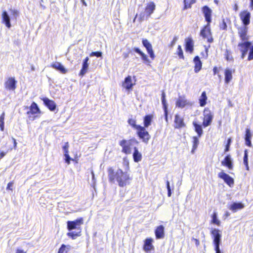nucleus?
Wrapping results in <instances>:
<instances>
[{
    "instance_id": "obj_1",
    "label": "nucleus",
    "mask_w": 253,
    "mask_h": 253,
    "mask_svg": "<svg viewBox=\"0 0 253 253\" xmlns=\"http://www.w3.org/2000/svg\"><path fill=\"white\" fill-rule=\"evenodd\" d=\"M109 181L112 183L117 182L119 186L124 187L129 185L131 178L129 175L126 172H124L121 169H118L116 171L110 167L108 169Z\"/></svg>"
},
{
    "instance_id": "obj_2",
    "label": "nucleus",
    "mask_w": 253,
    "mask_h": 253,
    "mask_svg": "<svg viewBox=\"0 0 253 253\" xmlns=\"http://www.w3.org/2000/svg\"><path fill=\"white\" fill-rule=\"evenodd\" d=\"M202 11L207 24L201 31L200 35L203 38H207L208 35L211 36V31L210 28V23L211 22V9L208 6L205 5L202 8Z\"/></svg>"
},
{
    "instance_id": "obj_3",
    "label": "nucleus",
    "mask_w": 253,
    "mask_h": 253,
    "mask_svg": "<svg viewBox=\"0 0 253 253\" xmlns=\"http://www.w3.org/2000/svg\"><path fill=\"white\" fill-rule=\"evenodd\" d=\"M84 223V220L82 217L77 219L74 221H68L67 222V229L71 231L73 229H76L77 231L81 230V225Z\"/></svg>"
},
{
    "instance_id": "obj_4",
    "label": "nucleus",
    "mask_w": 253,
    "mask_h": 253,
    "mask_svg": "<svg viewBox=\"0 0 253 253\" xmlns=\"http://www.w3.org/2000/svg\"><path fill=\"white\" fill-rule=\"evenodd\" d=\"M137 134L142 139V141L146 144L148 143L151 137L148 132L146 130L145 128L142 126H140L137 129Z\"/></svg>"
},
{
    "instance_id": "obj_5",
    "label": "nucleus",
    "mask_w": 253,
    "mask_h": 253,
    "mask_svg": "<svg viewBox=\"0 0 253 253\" xmlns=\"http://www.w3.org/2000/svg\"><path fill=\"white\" fill-rule=\"evenodd\" d=\"M251 45V42L249 41H245L238 43V47L242 53L241 58L244 59L248 52L250 47Z\"/></svg>"
},
{
    "instance_id": "obj_6",
    "label": "nucleus",
    "mask_w": 253,
    "mask_h": 253,
    "mask_svg": "<svg viewBox=\"0 0 253 253\" xmlns=\"http://www.w3.org/2000/svg\"><path fill=\"white\" fill-rule=\"evenodd\" d=\"M211 234L212 235L213 245L221 244V233L219 230L216 228H212Z\"/></svg>"
},
{
    "instance_id": "obj_7",
    "label": "nucleus",
    "mask_w": 253,
    "mask_h": 253,
    "mask_svg": "<svg viewBox=\"0 0 253 253\" xmlns=\"http://www.w3.org/2000/svg\"><path fill=\"white\" fill-rule=\"evenodd\" d=\"M218 177L220 178L221 179H223L224 181L230 187H232L234 183V179L231 177L230 175H229L228 174L225 173L223 171L219 172L218 174Z\"/></svg>"
},
{
    "instance_id": "obj_8",
    "label": "nucleus",
    "mask_w": 253,
    "mask_h": 253,
    "mask_svg": "<svg viewBox=\"0 0 253 253\" xmlns=\"http://www.w3.org/2000/svg\"><path fill=\"white\" fill-rule=\"evenodd\" d=\"M17 81L14 77H9L5 82L4 85L7 90L14 91L16 88Z\"/></svg>"
},
{
    "instance_id": "obj_9",
    "label": "nucleus",
    "mask_w": 253,
    "mask_h": 253,
    "mask_svg": "<svg viewBox=\"0 0 253 253\" xmlns=\"http://www.w3.org/2000/svg\"><path fill=\"white\" fill-rule=\"evenodd\" d=\"M204 118L203 123V126L206 127L210 126L212 121L213 116L211 114L210 111L205 109L204 111Z\"/></svg>"
},
{
    "instance_id": "obj_10",
    "label": "nucleus",
    "mask_w": 253,
    "mask_h": 253,
    "mask_svg": "<svg viewBox=\"0 0 253 253\" xmlns=\"http://www.w3.org/2000/svg\"><path fill=\"white\" fill-rule=\"evenodd\" d=\"M132 140L126 141V140H122L119 143L120 145L122 147V152L126 154L131 153V149L130 146Z\"/></svg>"
},
{
    "instance_id": "obj_11",
    "label": "nucleus",
    "mask_w": 253,
    "mask_h": 253,
    "mask_svg": "<svg viewBox=\"0 0 253 253\" xmlns=\"http://www.w3.org/2000/svg\"><path fill=\"white\" fill-rule=\"evenodd\" d=\"M240 18L244 26H247L250 23L251 13L247 10H244L240 13Z\"/></svg>"
},
{
    "instance_id": "obj_12",
    "label": "nucleus",
    "mask_w": 253,
    "mask_h": 253,
    "mask_svg": "<svg viewBox=\"0 0 253 253\" xmlns=\"http://www.w3.org/2000/svg\"><path fill=\"white\" fill-rule=\"evenodd\" d=\"M248 27L246 26H242L238 28V33L242 42L248 41L249 36H247Z\"/></svg>"
},
{
    "instance_id": "obj_13",
    "label": "nucleus",
    "mask_w": 253,
    "mask_h": 253,
    "mask_svg": "<svg viewBox=\"0 0 253 253\" xmlns=\"http://www.w3.org/2000/svg\"><path fill=\"white\" fill-rule=\"evenodd\" d=\"M135 84V83H132V82L131 77L130 76H128L125 79V80L123 83L122 86L127 90L129 91L132 90V87Z\"/></svg>"
},
{
    "instance_id": "obj_14",
    "label": "nucleus",
    "mask_w": 253,
    "mask_h": 253,
    "mask_svg": "<svg viewBox=\"0 0 253 253\" xmlns=\"http://www.w3.org/2000/svg\"><path fill=\"white\" fill-rule=\"evenodd\" d=\"M186 105H191V103L186 99L185 96H179L176 102V106L178 108H183Z\"/></svg>"
},
{
    "instance_id": "obj_15",
    "label": "nucleus",
    "mask_w": 253,
    "mask_h": 253,
    "mask_svg": "<svg viewBox=\"0 0 253 253\" xmlns=\"http://www.w3.org/2000/svg\"><path fill=\"white\" fill-rule=\"evenodd\" d=\"M44 104L51 111H54L56 108V104L54 101L48 98L45 97L42 99Z\"/></svg>"
},
{
    "instance_id": "obj_16",
    "label": "nucleus",
    "mask_w": 253,
    "mask_h": 253,
    "mask_svg": "<svg viewBox=\"0 0 253 253\" xmlns=\"http://www.w3.org/2000/svg\"><path fill=\"white\" fill-rule=\"evenodd\" d=\"M89 58L86 57L83 61L82 63V67L80 72L79 76L83 77L84 76L87 72L89 66Z\"/></svg>"
},
{
    "instance_id": "obj_17",
    "label": "nucleus",
    "mask_w": 253,
    "mask_h": 253,
    "mask_svg": "<svg viewBox=\"0 0 253 253\" xmlns=\"http://www.w3.org/2000/svg\"><path fill=\"white\" fill-rule=\"evenodd\" d=\"M165 227L163 225L158 226L155 231V234L157 239H161L164 238L165 236Z\"/></svg>"
},
{
    "instance_id": "obj_18",
    "label": "nucleus",
    "mask_w": 253,
    "mask_h": 253,
    "mask_svg": "<svg viewBox=\"0 0 253 253\" xmlns=\"http://www.w3.org/2000/svg\"><path fill=\"white\" fill-rule=\"evenodd\" d=\"M222 165L227 167L229 169H232L233 167V160L230 155H227L221 162Z\"/></svg>"
},
{
    "instance_id": "obj_19",
    "label": "nucleus",
    "mask_w": 253,
    "mask_h": 253,
    "mask_svg": "<svg viewBox=\"0 0 253 253\" xmlns=\"http://www.w3.org/2000/svg\"><path fill=\"white\" fill-rule=\"evenodd\" d=\"M153 240L152 238H147L144 241L143 246V250L146 252H148L151 250L154 249V246L152 245Z\"/></svg>"
},
{
    "instance_id": "obj_20",
    "label": "nucleus",
    "mask_w": 253,
    "mask_h": 253,
    "mask_svg": "<svg viewBox=\"0 0 253 253\" xmlns=\"http://www.w3.org/2000/svg\"><path fill=\"white\" fill-rule=\"evenodd\" d=\"M174 123L176 124L175 128H180L185 126V124L184 123L183 119L181 118L178 114L175 115Z\"/></svg>"
},
{
    "instance_id": "obj_21",
    "label": "nucleus",
    "mask_w": 253,
    "mask_h": 253,
    "mask_svg": "<svg viewBox=\"0 0 253 253\" xmlns=\"http://www.w3.org/2000/svg\"><path fill=\"white\" fill-rule=\"evenodd\" d=\"M194 47L193 41L191 38H188L185 39V49L190 53L193 52Z\"/></svg>"
},
{
    "instance_id": "obj_22",
    "label": "nucleus",
    "mask_w": 253,
    "mask_h": 253,
    "mask_svg": "<svg viewBox=\"0 0 253 253\" xmlns=\"http://www.w3.org/2000/svg\"><path fill=\"white\" fill-rule=\"evenodd\" d=\"M2 22L8 28H10L11 26L10 23V19L8 13L6 11H4L2 13Z\"/></svg>"
},
{
    "instance_id": "obj_23",
    "label": "nucleus",
    "mask_w": 253,
    "mask_h": 253,
    "mask_svg": "<svg viewBox=\"0 0 253 253\" xmlns=\"http://www.w3.org/2000/svg\"><path fill=\"white\" fill-rule=\"evenodd\" d=\"M134 51L136 53L139 54L141 56L142 59L143 60V61H144V62L145 64H146L147 65H150L151 61L148 59L147 55L144 53H143L142 51H141V50L139 48L135 47L134 48Z\"/></svg>"
},
{
    "instance_id": "obj_24",
    "label": "nucleus",
    "mask_w": 253,
    "mask_h": 253,
    "mask_svg": "<svg viewBox=\"0 0 253 253\" xmlns=\"http://www.w3.org/2000/svg\"><path fill=\"white\" fill-rule=\"evenodd\" d=\"M244 208V205L241 202H234L229 207V209L233 212H236L239 210H241Z\"/></svg>"
},
{
    "instance_id": "obj_25",
    "label": "nucleus",
    "mask_w": 253,
    "mask_h": 253,
    "mask_svg": "<svg viewBox=\"0 0 253 253\" xmlns=\"http://www.w3.org/2000/svg\"><path fill=\"white\" fill-rule=\"evenodd\" d=\"M51 67L62 74H65L67 72V70L59 62L52 64Z\"/></svg>"
},
{
    "instance_id": "obj_26",
    "label": "nucleus",
    "mask_w": 253,
    "mask_h": 253,
    "mask_svg": "<svg viewBox=\"0 0 253 253\" xmlns=\"http://www.w3.org/2000/svg\"><path fill=\"white\" fill-rule=\"evenodd\" d=\"M193 61L195 64L194 71L195 73H198L202 68V62L198 56H196L194 57Z\"/></svg>"
},
{
    "instance_id": "obj_27",
    "label": "nucleus",
    "mask_w": 253,
    "mask_h": 253,
    "mask_svg": "<svg viewBox=\"0 0 253 253\" xmlns=\"http://www.w3.org/2000/svg\"><path fill=\"white\" fill-rule=\"evenodd\" d=\"M252 137V134L249 128L246 129V134L245 137L246 145L249 147L252 146L251 138Z\"/></svg>"
},
{
    "instance_id": "obj_28",
    "label": "nucleus",
    "mask_w": 253,
    "mask_h": 253,
    "mask_svg": "<svg viewBox=\"0 0 253 253\" xmlns=\"http://www.w3.org/2000/svg\"><path fill=\"white\" fill-rule=\"evenodd\" d=\"M225 83L229 84L232 79V71L229 68L225 69L224 72Z\"/></svg>"
},
{
    "instance_id": "obj_29",
    "label": "nucleus",
    "mask_w": 253,
    "mask_h": 253,
    "mask_svg": "<svg viewBox=\"0 0 253 253\" xmlns=\"http://www.w3.org/2000/svg\"><path fill=\"white\" fill-rule=\"evenodd\" d=\"M155 4L154 2H150L145 8V12L148 16H150L154 12L155 9Z\"/></svg>"
},
{
    "instance_id": "obj_30",
    "label": "nucleus",
    "mask_w": 253,
    "mask_h": 253,
    "mask_svg": "<svg viewBox=\"0 0 253 253\" xmlns=\"http://www.w3.org/2000/svg\"><path fill=\"white\" fill-rule=\"evenodd\" d=\"M133 158L135 162H139L142 159V155L139 152L138 149L135 147L134 148V152L133 153Z\"/></svg>"
},
{
    "instance_id": "obj_31",
    "label": "nucleus",
    "mask_w": 253,
    "mask_h": 253,
    "mask_svg": "<svg viewBox=\"0 0 253 253\" xmlns=\"http://www.w3.org/2000/svg\"><path fill=\"white\" fill-rule=\"evenodd\" d=\"M38 113H40V110L39 108L37 103L35 102H33L30 106V111H28L27 114H29L31 113L32 114H36Z\"/></svg>"
},
{
    "instance_id": "obj_32",
    "label": "nucleus",
    "mask_w": 253,
    "mask_h": 253,
    "mask_svg": "<svg viewBox=\"0 0 253 253\" xmlns=\"http://www.w3.org/2000/svg\"><path fill=\"white\" fill-rule=\"evenodd\" d=\"M193 125L195 127V131L197 133L198 136L199 137H201L203 133L202 126L198 124L196 121L193 122Z\"/></svg>"
},
{
    "instance_id": "obj_33",
    "label": "nucleus",
    "mask_w": 253,
    "mask_h": 253,
    "mask_svg": "<svg viewBox=\"0 0 253 253\" xmlns=\"http://www.w3.org/2000/svg\"><path fill=\"white\" fill-rule=\"evenodd\" d=\"M207 99L206 91H203L199 99L200 106L204 107L206 105Z\"/></svg>"
},
{
    "instance_id": "obj_34",
    "label": "nucleus",
    "mask_w": 253,
    "mask_h": 253,
    "mask_svg": "<svg viewBox=\"0 0 253 253\" xmlns=\"http://www.w3.org/2000/svg\"><path fill=\"white\" fill-rule=\"evenodd\" d=\"M152 115H148L144 117V126L145 127H148L149 126L151 125V122L152 121Z\"/></svg>"
},
{
    "instance_id": "obj_35",
    "label": "nucleus",
    "mask_w": 253,
    "mask_h": 253,
    "mask_svg": "<svg viewBox=\"0 0 253 253\" xmlns=\"http://www.w3.org/2000/svg\"><path fill=\"white\" fill-rule=\"evenodd\" d=\"M81 230H80L78 231L77 232H76V231L69 232L67 233V235L68 237L71 238L72 239H75L78 237H80L81 235Z\"/></svg>"
},
{
    "instance_id": "obj_36",
    "label": "nucleus",
    "mask_w": 253,
    "mask_h": 253,
    "mask_svg": "<svg viewBox=\"0 0 253 253\" xmlns=\"http://www.w3.org/2000/svg\"><path fill=\"white\" fill-rule=\"evenodd\" d=\"M193 147L191 150L192 154H194L195 153V151L197 149L199 144V141L197 136H193Z\"/></svg>"
},
{
    "instance_id": "obj_37",
    "label": "nucleus",
    "mask_w": 253,
    "mask_h": 253,
    "mask_svg": "<svg viewBox=\"0 0 253 253\" xmlns=\"http://www.w3.org/2000/svg\"><path fill=\"white\" fill-rule=\"evenodd\" d=\"M70 248L71 246L70 245L62 244L59 248L58 253H67Z\"/></svg>"
},
{
    "instance_id": "obj_38",
    "label": "nucleus",
    "mask_w": 253,
    "mask_h": 253,
    "mask_svg": "<svg viewBox=\"0 0 253 253\" xmlns=\"http://www.w3.org/2000/svg\"><path fill=\"white\" fill-rule=\"evenodd\" d=\"M161 99H162V103L163 105V109L164 110L168 109V105L167 103V101H166V94H165V92H164V91H162Z\"/></svg>"
},
{
    "instance_id": "obj_39",
    "label": "nucleus",
    "mask_w": 253,
    "mask_h": 253,
    "mask_svg": "<svg viewBox=\"0 0 253 253\" xmlns=\"http://www.w3.org/2000/svg\"><path fill=\"white\" fill-rule=\"evenodd\" d=\"M4 112H3L0 116V129L2 131L4 130Z\"/></svg>"
},
{
    "instance_id": "obj_40",
    "label": "nucleus",
    "mask_w": 253,
    "mask_h": 253,
    "mask_svg": "<svg viewBox=\"0 0 253 253\" xmlns=\"http://www.w3.org/2000/svg\"><path fill=\"white\" fill-rule=\"evenodd\" d=\"M128 123L129 125H130L131 126H132V127L133 128H134V129H137L139 128V127L141 126L140 125H137L136 124V121L133 120V119H128Z\"/></svg>"
},
{
    "instance_id": "obj_41",
    "label": "nucleus",
    "mask_w": 253,
    "mask_h": 253,
    "mask_svg": "<svg viewBox=\"0 0 253 253\" xmlns=\"http://www.w3.org/2000/svg\"><path fill=\"white\" fill-rule=\"evenodd\" d=\"M212 223L216 224L218 226L220 225V222L217 219V214L215 212H214L212 215Z\"/></svg>"
},
{
    "instance_id": "obj_42",
    "label": "nucleus",
    "mask_w": 253,
    "mask_h": 253,
    "mask_svg": "<svg viewBox=\"0 0 253 253\" xmlns=\"http://www.w3.org/2000/svg\"><path fill=\"white\" fill-rule=\"evenodd\" d=\"M142 44L146 49L152 47L151 44L147 39H144L142 40Z\"/></svg>"
},
{
    "instance_id": "obj_43",
    "label": "nucleus",
    "mask_w": 253,
    "mask_h": 253,
    "mask_svg": "<svg viewBox=\"0 0 253 253\" xmlns=\"http://www.w3.org/2000/svg\"><path fill=\"white\" fill-rule=\"evenodd\" d=\"M177 54L180 58L183 59H184L183 50L182 49L181 46L179 45L178 46L177 48Z\"/></svg>"
},
{
    "instance_id": "obj_44",
    "label": "nucleus",
    "mask_w": 253,
    "mask_h": 253,
    "mask_svg": "<svg viewBox=\"0 0 253 253\" xmlns=\"http://www.w3.org/2000/svg\"><path fill=\"white\" fill-rule=\"evenodd\" d=\"M250 51L249 53L248 60L249 61L252 60L253 59V45L251 44V47H250Z\"/></svg>"
},
{
    "instance_id": "obj_45",
    "label": "nucleus",
    "mask_w": 253,
    "mask_h": 253,
    "mask_svg": "<svg viewBox=\"0 0 253 253\" xmlns=\"http://www.w3.org/2000/svg\"><path fill=\"white\" fill-rule=\"evenodd\" d=\"M148 53L149 54L150 58L153 60L155 58V55L154 54L152 46L146 49Z\"/></svg>"
},
{
    "instance_id": "obj_46",
    "label": "nucleus",
    "mask_w": 253,
    "mask_h": 253,
    "mask_svg": "<svg viewBox=\"0 0 253 253\" xmlns=\"http://www.w3.org/2000/svg\"><path fill=\"white\" fill-rule=\"evenodd\" d=\"M102 53L101 51H95V52H92L89 56L90 57L92 56H96L97 57H102Z\"/></svg>"
},
{
    "instance_id": "obj_47",
    "label": "nucleus",
    "mask_w": 253,
    "mask_h": 253,
    "mask_svg": "<svg viewBox=\"0 0 253 253\" xmlns=\"http://www.w3.org/2000/svg\"><path fill=\"white\" fill-rule=\"evenodd\" d=\"M243 163H248V152L247 149L244 151V155L243 158Z\"/></svg>"
},
{
    "instance_id": "obj_48",
    "label": "nucleus",
    "mask_w": 253,
    "mask_h": 253,
    "mask_svg": "<svg viewBox=\"0 0 253 253\" xmlns=\"http://www.w3.org/2000/svg\"><path fill=\"white\" fill-rule=\"evenodd\" d=\"M231 141H232L231 138H229L227 140V143L225 146V148L224 150L225 152H227L229 151V148H230V146Z\"/></svg>"
},
{
    "instance_id": "obj_49",
    "label": "nucleus",
    "mask_w": 253,
    "mask_h": 253,
    "mask_svg": "<svg viewBox=\"0 0 253 253\" xmlns=\"http://www.w3.org/2000/svg\"><path fill=\"white\" fill-rule=\"evenodd\" d=\"M221 244H215L214 245V249L215 251V253H223L220 249V246Z\"/></svg>"
},
{
    "instance_id": "obj_50",
    "label": "nucleus",
    "mask_w": 253,
    "mask_h": 253,
    "mask_svg": "<svg viewBox=\"0 0 253 253\" xmlns=\"http://www.w3.org/2000/svg\"><path fill=\"white\" fill-rule=\"evenodd\" d=\"M167 184V188L168 190V197H170L171 195V189L170 187L169 182L167 180L166 181Z\"/></svg>"
},
{
    "instance_id": "obj_51",
    "label": "nucleus",
    "mask_w": 253,
    "mask_h": 253,
    "mask_svg": "<svg viewBox=\"0 0 253 253\" xmlns=\"http://www.w3.org/2000/svg\"><path fill=\"white\" fill-rule=\"evenodd\" d=\"M8 152V150L6 151L1 150L0 149V160H1L2 158H3L7 153Z\"/></svg>"
},
{
    "instance_id": "obj_52",
    "label": "nucleus",
    "mask_w": 253,
    "mask_h": 253,
    "mask_svg": "<svg viewBox=\"0 0 253 253\" xmlns=\"http://www.w3.org/2000/svg\"><path fill=\"white\" fill-rule=\"evenodd\" d=\"M220 28L222 30H226L227 25L224 19H223L222 23L220 24Z\"/></svg>"
},
{
    "instance_id": "obj_53",
    "label": "nucleus",
    "mask_w": 253,
    "mask_h": 253,
    "mask_svg": "<svg viewBox=\"0 0 253 253\" xmlns=\"http://www.w3.org/2000/svg\"><path fill=\"white\" fill-rule=\"evenodd\" d=\"M164 111V116H165V119L166 120V122L167 124H169L168 122V109H165Z\"/></svg>"
},
{
    "instance_id": "obj_54",
    "label": "nucleus",
    "mask_w": 253,
    "mask_h": 253,
    "mask_svg": "<svg viewBox=\"0 0 253 253\" xmlns=\"http://www.w3.org/2000/svg\"><path fill=\"white\" fill-rule=\"evenodd\" d=\"M64 156L65 157V162L66 163H68V164H70V157L68 153H65Z\"/></svg>"
},
{
    "instance_id": "obj_55",
    "label": "nucleus",
    "mask_w": 253,
    "mask_h": 253,
    "mask_svg": "<svg viewBox=\"0 0 253 253\" xmlns=\"http://www.w3.org/2000/svg\"><path fill=\"white\" fill-rule=\"evenodd\" d=\"M69 145L68 142L66 143L65 145L63 147V149L65 153H68Z\"/></svg>"
},
{
    "instance_id": "obj_56",
    "label": "nucleus",
    "mask_w": 253,
    "mask_h": 253,
    "mask_svg": "<svg viewBox=\"0 0 253 253\" xmlns=\"http://www.w3.org/2000/svg\"><path fill=\"white\" fill-rule=\"evenodd\" d=\"M227 54L226 55V59L227 61L232 60H233V58L232 56H230L229 55V52L228 50L226 51Z\"/></svg>"
},
{
    "instance_id": "obj_57",
    "label": "nucleus",
    "mask_w": 253,
    "mask_h": 253,
    "mask_svg": "<svg viewBox=\"0 0 253 253\" xmlns=\"http://www.w3.org/2000/svg\"><path fill=\"white\" fill-rule=\"evenodd\" d=\"M177 39H178V38H177V37H174L172 41L171 42V46H173L175 44V42H176Z\"/></svg>"
},
{
    "instance_id": "obj_58",
    "label": "nucleus",
    "mask_w": 253,
    "mask_h": 253,
    "mask_svg": "<svg viewBox=\"0 0 253 253\" xmlns=\"http://www.w3.org/2000/svg\"><path fill=\"white\" fill-rule=\"evenodd\" d=\"M13 186V183L12 182H9L7 184V186L6 187V189L7 190H12V187Z\"/></svg>"
},
{
    "instance_id": "obj_59",
    "label": "nucleus",
    "mask_w": 253,
    "mask_h": 253,
    "mask_svg": "<svg viewBox=\"0 0 253 253\" xmlns=\"http://www.w3.org/2000/svg\"><path fill=\"white\" fill-rule=\"evenodd\" d=\"M207 41L210 43H211L213 42V38H212L211 35L210 36V37L209 38H208L207 37Z\"/></svg>"
},
{
    "instance_id": "obj_60",
    "label": "nucleus",
    "mask_w": 253,
    "mask_h": 253,
    "mask_svg": "<svg viewBox=\"0 0 253 253\" xmlns=\"http://www.w3.org/2000/svg\"><path fill=\"white\" fill-rule=\"evenodd\" d=\"M192 240L194 241L195 243V244H196V245L197 246H198L199 245L200 242H199V241L198 239H195V238H193Z\"/></svg>"
},
{
    "instance_id": "obj_61",
    "label": "nucleus",
    "mask_w": 253,
    "mask_h": 253,
    "mask_svg": "<svg viewBox=\"0 0 253 253\" xmlns=\"http://www.w3.org/2000/svg\"><path fill=\"white\" fill-rule=\"evenodd\" d=\"M12 140H13V141L14 147V148L15 149V148H16V145H17V142H16V140H15V138H12Z\"/></svg>"
},
{
    "instance_id": "obj_62",
    "label": "nucleus",
    "mask_w": 253,
    "mask_h": 253,
    "mask_svg": "<svg viewBox=\"0 0 253 253\" xmlns=\"http://www.w3.org/2000/svg\"><path fill=\"white\" fill-rule=\"evenodd\" d=\"M16 253H26L23 250L18 249Z\"/></svg>"
},
{
    "instance_id": "obj_63",
    "label": "nucleus",
    "mask_w": 253,
    "mask_h": 253,
    "mask_svg": "<svg viewBox=\"0 0 253 253\" xmlns=\"http://www.w3.org/2000/svg\"><path fill=\"white\" fill-rule=\"evenodd\" d=\"M230 215V213L228 212V211H226V212L225 213L224 216L225 217H228L229 215Z\"/></svg>"
},
{
    "instance_id": "obj_64",
    "label": "nucleus",
    "mask_w": 253,
    "mask_h": 253,
    "mask_svg": "<svg viewBox=\"0 0 253 253\" xmlns=\"http://www.w3.org/2000/svg\"><path fill=\"white\" fill-rule=\"evenodd\" d=\"M217 71V68L216 67H214L213 69V72L214 75H215L216 74Z\"/></svg>"
}]
</instances>
